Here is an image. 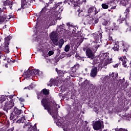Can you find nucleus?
<instances>
[{
	"mask_svg": "<svg viewBox=\"0 0 131 131\" xmlns=\"http://www.w3.org/2000/svg\"><path fill=\"white\" fill-rule=\"evenodd\" d=\"M12 15H6L5 13L2 11V8H0V22H4L6 19H11Z\"/></svg>",
	"mask_w": 131,
	"mask_h": 131,
	"instance_id": "obj_8",
	"label": "nucleus"
},
{
	"mask_svg": "<svg viewBox=\"0 0 131 131\" xmlns=\"http://www.w3.org/2000/svg\"><path fill=\"white\" fill-rule=\"evenodd\" d=\"M119 64L117 63L116 65L114 66V68H117L118 67Z\"/></svg>",
	"mask_w": 131,
	"mask_h": 131,
	"instance_id": "obj_48",
	"label": "nucleus"
},
{
	"mask_svg": "<svg viewBox=\"0 0 131 131\" xmlns=\"http://www.w3.org/2000/svg\"><path fill=\"white\" fill-rule=\"evenodd\" d=\"M50 2L48 3H46L45 5V7L42 9L40 13L41 14H47V13H49L50 14V18H49V20H51V19H55L56 20H61L62 17H61V12L63 11V8L60 7V3L57 4L55 6L56 9L55 10L53 9L51 11H50L49 9H47V7H49V4H52L53 3V1L49 0Z\"/></svg>",
	"mask_w": 131,
	"mask_h": 131,
	"instance_id": "obj_2",
	"label": "nucleus"
},
{
	"mask_svg": "<svg viewBox=\"0 0 131 131\" xmlns=\"http://www.w3.org/2000/svg\"><path fill=\"white\" fill-rule=\"evenodd\" d=\"M42 56H43V57H45V58H47V57H48V54L47 55L43 54Z\"/></svg>",
	"mask_w": 131,
	"mask_h": 131,
	"instance_id": "obj_52",
	"label": "nucleus"
},
{
	"mask_svg": "<svg viewBox=\"0 0 131 131\" xmlns=\"http://www.w3.org/2000/svg\"><path fill=\"white\" fill-rule=\"evenodd\" d=\"M76 58H77V59H79V55H78V54H76L75 55Z\"/></svg>",
	"mask_w": 131,
	"mask_h": 131,
	"instance_id": "obj_47",
	"label": "nucleus"
},
{
	"mask_svg": "<svg viewBox=\"0 0 131 131\" xmlns=\"http://www.w3.org/2000/svg\"><path fill=\"white\" fill-rule=\"evenodd\" d=\"M19 101H20V102H24L25 101V100L23 98H19Z\"/></svg>",
	"mask_w": 131,
	"mask_h": 131,
	"instance_id": "obj_45",
	"label": "nucleus"
},
{
	"mask_svg": "<svg viewBox=\"0 0 131 131\" xmlns=\"http://www.w3.org/2000/svg\"><path fill=\"white\" fill-rule=\"evenodd\" d=\"M7 100V97L3 95L0 97V105H3V103Z\"/></svg>",
	"mask_w": 131,
	"mask_h": 131,
	"instance_id": "obj_24",
	"label": "nucleus"
},
{
	"mask_svg": "<svg viewBox=\"0 0 131 131\" xmlns=\"http://www.w3.org/2000/svg\"><path fill=\"white\" fill-rule=\"evenodd\" d=\"M79 14H82V12H81L79 13Z\"/></svg>",
	"mask_w": 131,
	"mask_h": 131,
	"instance_id": "obj_64",
	"label": "nucleus"
},
{
	"mask_svg": "<svg viewBox=\"0 0 131 131\" xmlns=\"http://www.w3.org/2000/svg\"><path fill=\"white\" fill-rule=\"evenodd\" d=\"M123 52H126V50L124 49V50H123Z\"/></svg>",
	"mask_w": 131,
	"mask_h": 131,
	"instance_id": "obj_59",
	"label": "nucleus"
},
{
	"mask_svg": "<svg viewBox=\"0 0 131 131\" xmlns=\"http://www.w3.org/2000/svg\"><path fill=\"white\" fill-rule=\"evenodd\" d=\"M70 50V45H66L64 48V51L65 52H69Z\"/></svg>",
	"mask_w": 131,
	"mask_h": 131,
	"instance_id": "obj_32",
	"label": "nucleus"
},
{
	"mask_svg": "<svg viewBox=\"0 0 131 131\" xmlns=\"http://www.w3.org/2000/svg\"><path fill=\"white\" fill-rule=\"evenodd\" d=\"M25 126H28V128H31L32 125H31V123L28 122L27 124L25 123V126H24V127H25Z\"/></svg>",
	"mask_w": 131,
	"mask_h": 131,
	"instance_id": "obj_36",
	"label": "nucleus"
},
{
	"mask_svg": "<svg viewBox=\"0 0 131 131\" xmlns=\"http://www.w3.org/2000/svg\"><path fill=\"white\" fill-rule=\"evenodd\" d=\"M102 63H99L98 64V69H102Z\"/></svg>",
	"mask_w": 131,
	"mask_h": 131,
	"instance_id": "obj_44",
	"label": "nucleus"
},
{
	"mask_svg": "<svg viewBox=\"0 0 131 131\" xmlns=\"http://www.w3.org/2000/svg\"><path fill=\"white\" fill-rule=\"evenodd\" d=\"M3 115V114L1 112H0V117H2Z\"/></svg>",
	"mask_w": 131,
	"mask_h": 131,
	"instance_id": "obj_54",
	"label": "nucleus"
},
{
	"mask_svg": "<svg viewBox=\"0 0 131 131\" xmlns=\"http://www.w3.org/2000/svg\"><path fill=\"white\" fill-rule=\"evenodd\" d=\"M120 19L122 21H124L125 18H121V16H120Z\"/></svg>",
	"mask_w": 131,
	"mask_h": 131,
	"instance_id": "obj_56",
	"label": "nucleus"
},
{
	"mask_svg": "<svg viewBox=\"0 0 131 131\" xmlns=\"http://www.w3.org/2000/svg\"><path fill=\"white\" fill-rule=\"evenodd\" d=\"M94 129L95 130H99V129H102L104 128V122L102 121H96L93 124Z\"/></svg>",
	"mask_w": 131,
	"mask_h": 131,
	"instance_id": "obj_6",
	"label": "nucleus"
},
{
	"mask_svg": "<svg viewBox=\"0 0 131 131\" xmlns=\"http://www.w3.org/2000/svg\"><path fill=\"white\" fill-rule=\"evenodd\" d=\"M98 37L100 38H102V33H99V35H98Z\"/></svg>",
	"mask_w": 131,
	"mask_h": 131,
	"instance_id": "obj_51",
	"label": "nucleus"
},
{
	"mask_svg": "<svg viewBox=\"0 0 131 131\" xmlns=\"http://www.w3.org/2000/svg\"><path fill=\"white\" fill-rule=\"evenodd\" d=\"M77 30V28L76 26H74L73 29H72V31H70V32L69 31H67V34L69 36H76V31Z\"/></svg>",
	"mask_w": 131,
	"mask_h": 131,
	"instance_id": "obj_10",
	"label": "nucleus"
},
{
	"mask_svg": "<svg viewBox=\"0 0 131 131\" xmlns=\"http://www.w3.org/2000/svg\"><path fill=\"white\" fill-rule=\"evenodd\" d=\"M74 26V25L69 23L67 24V27H68V29L66 31V33H67V31H68L69 32H70V31H72V29H73Z\"/></svg>",
	"mask_w": 131,
	"mask_h": 131,
	"instance_id": "obj_20",
	"label": "nucleus"
},
{
	"mask_svg": "<svg viewBox=\"0 0 131 131\" xmlns=\"http://www.w3.org/2000/svg\"><path fill=\"white\" fill-rule=\"evenodd\" d=\"M14 106V101L10 99V100L5 103V107L6 108V109H7V110H10V109H12Z\"/></svg>",
	"mask_w": 131,
	"mask_h": 131,
	"instance_id": "obj_9",
	"label": "nucleus"
},
{
	"mask_svg": "<svg viewBox=\"0 0 131 131\" xmlns=\"http://www.w3.org/2000/svg\"><path fill=\"white\" fill-rule=\"evenodd\" d=\"M49 90H48L43 89V94H44V95H49Z\"/></svg>",
	"mask_w": 131,
	"mask_h": 131,
	"instance_id": "obj_38",
	"label": "nucleus"
},
{
	"mask_svg": "<svg viewBox=\"0 0 131 131\" xmlns=\"http://www.w3.org/2000/svg\"><path fill=\"white\" fill-rule=\"evenodd\" d=\"M3 5L4 6H8L11 10H13L12 8V6H13V2H10V0H6V1H4Z\"/></svg>",
	"mask_w": 131,
	"mask_h": 131,
	"instance_id": "obj_15",
	"label": "nucleus"
},
{
	"mask_svg": "<svg viewBox=\"0 0 131 131\" xmlns=\"http://www.w3.org/2000/svg\"><path fill=\"white\" fill-rule=\"evenodd\" d=\"M25 117H23L20 118V119H18L17 120L16 123H23V122H25Z\"/></svg>",
	"mask_w": 131,
	"mask_h": 131,
	"instance_id": "obj_27",
	"label": "nucleus"
},
{
	"mask_svg": "<svg viewBox=\"0 0 131 131\" xmlns=\"http://www.w3.org/2000/svg\"><path fill=\"white\" fill-rule=\"evenodd\" d=\"M48 86H53L56 85V78H51L49 82L47 84Z\"/></svg>",
	"mask_w": 131,
	"mask_h": 131,
	"instance_id": "obj_16",
	"label": "nucleus"
},
{
	"mask_svg": "<svg viewBox=\"0 0 131 131\" xmlns=\"http://www.w3.org/2000/svg\"><path fill=\"white\" fill-rule=\"evenodd\" d=\"M54 54V52L52 51H50L49 52H48V55L49 56H52V55H53Z\"/></svg>",
	"mask_w": 131,
	"mask_h": 131,
	"instance_id": "obj_42",
	"label": "nucleus"
},
{
	"mask_svg": "<svg viewBox=\"0 0 131 131\" xmlns=\"http://www.w3.org/2000/svg\"><path fill=\"white\" fill-rule=\"evenodd\" d=\"M32 89H33V86H32V85H29V86L27 87H25L24 90H32Z\"/></svg>",
	"mask_w": 131,
	"mask_h": 131,
	"instance_id": "obj_37",
	"label": "nucleus"
},
{
	"mask_svg": "<svg viewBox=\"0 0 131 131\" xmlns=\"http://www.w3.org/2000/svg\"><path fill=\"white\" fill-rule=\"evenodd\" d=\"M39 72V70H32L31 71L27 70L25 72V75L26 78H29L32 75H38Z\"/></svg>",
	"mask_w": 131,
	"mask_h": 131,
	"instance_id": "obj_5",
	"label": "nucleus"
},
{
	"mask_svg": "<svg viewBox=\"0 0 131 131\" xmlns=\"http://www.w3.org/2000/svg\"><path fill=\"white\" fill-rule=\"evenodd\" d=\"M122 131H127V130H126V129L122 128Z\"/></svg>",
	"mask_w": 131,
	"mask_h": 131,
	"instance_id": "obj_57",
	"label": "nucleus"
},
{
	"mask_svg": "<svg viewBox=\"0 0 131 131\" xmlns=\"http://www.w3.org/2000/svg\"><path fill=\"white\" fill-rule=\"evenodd\" d=\"M120 61H121L122 62V64L124 66V67H126L127 65L126 64V57L125 56H123L122 57H120L119 58Z\"/></svg>",
	"mask_w": 131,
	"mask_h": 131,
	"instance_id": "obj_19",
	"label": "nucleus"
},
{
	"mask_svg": "<svg viewBox=\"0 0 131 131\" xmlns=\"http://www.w3.org/2000/svg\"><path fill=\"white\" fill-rule=\"evenodd\" d=\"M79 81H83L82 84H84L85 86V85H88V83H89V81L82 78L79 79Z\"/></svg>",
	"mask_w": 131,
	"mask_h": 131,
	"instance_id": "obj_25",
	"label": "nucleus"
},
{
	"mask_svg": "<svg viewBox=\"0 0 131 131\" xmlns=\"http://www.w3.org/2000/svg\"><path fill=\"white\" fill-rule=\"evenodd\" d=\"M1 59H2L3 61H7V63H10V62H12V60H11V58H9L7 56L5 55L4 56H1L0 58Z\"/></svg>",
	"mask_w": 131,
	"mask_h": 131,
	"instance_id": "obj_21",
	"label": "nucleus"
},
{
	"mask_svg": "<svg viewBox=\"0 0 131 131\" xmlns=\"http://www.w3.org/2000/svg\"><path fill=\"white\" fill-rule=\"evenodd\" d=\"M101 7L103 9H108L109 8V6L108 4H107V3L102 4Z\"/></svg>",
	"mask_w": 131,
	"mask_h": 131,
	"instance_id": "obj_33",
	"label": "nucleus"
},
{
	"mask_svg": "<svg viewBox=\"0 0 131 131\" xmlns=\"http://www.w3.org/2000/svg\"><path fill=\"white\" fill-rule=\"evenodd\" d=\"M82 3H83V0H78L79 4H82Z\"/></svg>",
	"mask_w": 131,
	"mask_h": 131,
	"instance_id": "obj_49",
	"label": "nucleus"
},
{
	"mask_svg": "<svg viewBox=\"0 0 131 131\" xmlns=\"http://www.w3.org/2000/svg\"><path fill=\"white\" fill-rule=\"evenodd\" d=\"M56 70L59 76H64V72L62 71H57V69H56Z\"/></svg>",
	"mask_w": 131,
	"mask_h": 131,
	"instance_id": "obj_31",
	"label": "nucleus"
},
{
	"mask_svg": "<svg viewBox=\"0 0 131 131\" xmlns=\"http://www.w3.org/2000/svg\"><path fill=\"white\" fill-rule=\"evenodd\" d=\"M63 30H66V27H65V25L62 24V25L57 26V29H56L57 32L59 33V34H62Z\"/></svg>",
	"mask_w": 131,
	"mask_h": 131,
	"instance_id": "obj_12",
	"label": "nucleus"
},
{
	"mask_svg": "<svg viewBox=\"0 0 131 131\" xmlns=\"http://www.w3.org/2000/svg\"><path fill=\"white\" fill-rule=\"evenodd\" d=\"M5 28H7V26H5L4 27H3V29H5Z\"/></svg>",
	"mask_w": 131,
	"mask_h": 131,
	"instance_id": "obj_58",
	"label": "nucleus"
},
{
	"mask_svg": "<svg viewBox=\"0 0 131 131\" xmlns=\"http://www.w3.org/2000/svg\"><path fill=\"white\" fill-rule=\"evenodd\" d=\"M63 45H64V39H60L58 41V46L59 48L61 49L62 48Z\"/></svg>",
	"mask_w": 131,
	"mask_h": 131,
	"instance_id": "obj_26",
	"label": "nucleus"
},
{
	"mask_svg": "<svg viewBox=\"0 0 131 131\" xmlns=\"http://www.w3.org/2000/svg\"><path fill=\"white\" fill-rule=\"evenodd\" d=\"M115 52H118L119 51V46L117 44H115L113 48Z\"/></svg>",
	"mask_w": 131,
	"mask_h": 131,
	"instance_id": "obj_29",
	"label": "nucleus"
},
{
	"mask_svg": "<svg viewBox=\"0 0 131 131\" xmlns=\"http://www.w3.org/2000/svg\"><path fill=\"white\" fill-rule=\"evenodd\" d=\"M76 72V69L74 68H72L71 71H70V75L72 77H75V73Z\"/></svg>",
	"mask_w": 131,
	"mask_h": 131,
	"instance_id": "obj_22",
	"label": "nucleus"
},
{
	"mask_svg": "<svg viewBox=\"0 0 131 131\" xmlns=\"http://www.w3.org/2000/svg\"><path fill=\"white\" fill-rule=\"evenodd\" d=\"M28 4V1L27 0H21V8L20 9H25L26 6Z\"/></svg>",
	"mask_w": 131,
	"mask_h": 131,
	"instance_id": "obj_18",
	"label": "nucleus"
},
{
	"mask_svg": "<svg viewBox=\"0 0 131 131\" xmlns=\"http://www.w3.org/2000/svg\"><path fill=\"white\" fill-rule=\"evenodd\" d=\"M51 40L53 42L54 45H55V46H58V38L52 39Z\"/></svg>",
	"mask_w": 131,
	"mask_h": 131,
	"instance_id": "obj_34",
	"label": "nucleus"
},
{
	"mask_svg": "<svg viewBox=\"0 0 131 131\" xmlns=\"http://www.w3.org/2000/svg\"><path fill=\"white\" fill-rule=\"evenodd\" d=\"M51 39H56L58 38V34L56 33V32H52L50 35Z\"/></svg>",
	"mask_w": 131,
	"mask_h": 131,
	"instance_id": "obj_23",
	"label": "nucleus"
},
{
	"mask_svg": "<svg viewBox=\"0 0 131 131\" xmlns=\"http://www.w3.org/2000/svg\"><path fill=\"white\" fill-rule=\"evenodd\" d=\"M111 10H115L116 9V4L115 3V5L111 6Z\"/></svg>",
	"mask_w": 131,
	"mask_h": 131,
	"instance_id": "obj_40",
	"label": "nucleus"
},
{
	"mask_svg": "<svg viewBox=\"0 0 131 131\" xmlns=\"http://www.w3.org/2000/svg\"><path fill=\"white\" fill-rule=\"evenodd\" d=\"M1 51H4L5 53H10V50H9V45L7 43H5L4 48L0 47Z\"/></svg>",
	"mask_w": 131,
	"mask_h": 131,
	"instance_id": "obj_17",
	"label": "nucleus"
},
{
	"mask_svg": "<svg viewBox=\"0 0 131 131\" xmlns=\"http://www.w3.org/2000/svg\"><path fill=\"white\" fill-rule=\"evenodd\" d=\"M41 104L42 106L45 107L46 110H48V112L52 115L53 118L55 119V122L56 125L61 128H63L64 131H68L69 130V128H68V126L70 125V122L64 123V121L63 119L60 118H59V116H58V111L59 110V108H60V105H58L56 104L55 101L52 100L51 103H53V106L50 107L48 105H49V100H48L47 98H43L41 100ZM58 106V107H57Z\"/></svg>",
	"mask_w": 131,
	"mask_h": 131,
	"instance_id": "obj_1",
	"label": "nucleus"
},
{
	"mask_svg": "<svg viewBox=\"0 0 131 131\" xmlns=\"http://www.w3.org/2000/svg\"><path fill=\"white\" fill-rule=\"evenodd\" d=\"M94 111H95L96 112V113H98L99 111L98 110V108H97V107H95L94 108Z\"/></svg>",
	"mask_w": 131,
	"mask_h": 131,
	"instance_id": "obj_43",
	"label": "nucleus"
},
{
	"mask_svg": "<svg viewBox=\"0 0 131 131\" xmlns=\"http://www.w3.org/2000/svg\"><path fill=\"white\" fill-rule=\"evenodd\" d=\"M21 113H22V110H18L16 107H14V111L10 114V120H13V121L17 120L20 117Z\"/></svg>",
	"mask_w": 131,
	"mask_h": 131,
	"instance_id": "obj_4",
	"label": "nucleus"
},
{
	"mask_svg": "<svg viewBox=\"0 0 131 131\" xmlns=\"http://www.w3.org/2000/svg\"><path fill=\"white\" fill-rule=\"evenodd\" d=\"M83 50L84 51H85V48H83Z\"/></svg>",
	"mask_w": 131,
	"mask_h": 131,
	"instance_id": "obj_61",
	"label": "nucleus"
},
{
	"mask_svg": "<svg viewBox=\"0 0 131 131\" xmlns=\"http://www.w3.org/2000/svg\"><path fill=\"white\" fill-rule=\"evenodd\" d=\"M95 23H97L98 22V20L95 21Z\"/></svg>",
	"mask_w": 131,
	"mask_h": 131,
	"instance_id": "obj_60",
	"label": "nucleus"
},
{
	"mask_svg": "<svg viewBox=\"0 0 131 131\" xmlns=\"http://www.w3.org/2000/svg\"><path fill=\"white\" fill-rule=\"evenodd\" d=\"M89 23V20H87L86 22H84V24L85 25V24H88Z\"/></svg>",
	"mask_w": 131,
	"mask_h": 131,
	"instance_id": "obj_55",
	"label": "nucleus"
},
{
	"mask_svg": "<svg viewBox=\"0 0 131 131\" xmlns=\"http://www.w3.org/2000/svg\"><path fill=\"white\" fill-rule=\"evenodd\" d=\"M100 47L99 45H95L93 46L92 49V48H90L86 50V55L87 56L88 58L93 60V65H95L98 61L96 60H98V57L95 56V54H94L93 52H96L98 50V48Z\"/></svg>",
	"mask_w": 131,
	"mask_h": 131,
	"instance_id": "obj_3",
	"label": "nucleus"
},
{
	"mask_svg": "<svg viewBox=\"0 0 131 131\" xmlns=\"http://www.w3.org/2000/svg\"><path fill=\"white\" fill-rule=\"evenodd\" d=\"M1 57H2V55L1 54V52H0V58H1Z\"/></svg>",
	"mask_w": 131,
	"mask_h": 131,
	"instance_id": "obj_62",
	"label": "nucleus"
},
{
	"mask_svg": "<svg viewBox=\"0 0 131 131\" xmlns=\"http://www.w3.org/2000/svg\"><path fill=\"white\" fill-rule=\"evenodd\" d=\"M98 71L99 70H98V68L97 67L92 68L91 71L90 76H91V77H96V76H97V74Z\"/></svg>",
	"mask_w": 131,
	"mask_h": 131,
	"instance_id": "obj_11",
	"label": "nucleus"
},
{
	"mask_svg": "<svg viewBox=\"0 0 131 131\" xmlns=\"http://www.w3.org/2000/svg\"><path fill=\"white\" fill-rule=\"evenodd\" d=\"M10 40H11L10 37H6L5 38V43H6L7 46H9L10 45Z\"/></svg>",
	"mask_w": 131,
	"mask_h": 131,
	"instance_id": "obj_28",
	"label": "nucleus"
},
{
	"mask_svg": "<svg viewBox=\"0 0 131 131\" xmlns=\"http://www.w3.org/2000/svg\"><path fill=\"white\" fill-rule=\"evenodd\" d=\"M103 25H104V26H106V25H107V24H108V21L105 20V19H104L103 23H102Z\"/></svg>",
	"mask_w": 131,
	"mask_h": 131,
	"instance_id": "obj_41",
	"label": "nucleus"
},
{
	"mask_svg": "<svg viewBox=\"0 0 131 131\" xmlns=\"http://www.w3.org/2000/svg\"><path fill=\"white\" fill-rule=\"evenodd\" d=\"M117 76H118V74H117L116 73H113L111 75V77H112L113 78H116V77H117Z\"/></svg>",
	"mask_w": 131,
	"mask_h": 131,
	"instance_id": "obj_35",
	"label": "nucleus"
},
{
	"mask_svg": "<svg viewBox=\"0 0 131 131\" xmlns=\"http://www.w3.org/2000/svg\"><path fill=\"white\" fill-rule=\"evenodd\" d=\"M107 6H110V7H111V6H113V5H115V3H114L113 1H108L106 3Z\"/></svg>",
	"mask_w": 131,
	"mask_h": 131,
	"instance_id": "obj_30",
	"label": "nucleus"
},
{
	"mask_svg": "<svg viewBox=\"0 0 131 131\" xmlns=\"http://www.w3.org/2000/svg\"><path fill=\"white\" fill-rule=\"evenodd\" d=\"M79 64L77 63V64H76L75 66H74V67H73V68H75V69H76V70L77 69H78L79 68Z\"/></svg>",
	"mask_w": 131,
	"mask_h": 131,
	"instance_id": "obj_39",
	"label": "nucleus"
},
{
	"mask_svg": "<svg viewBox=\"0 0 131 131\" xmlns=\"http://www.w3.org/2000/svg\"><path fill=\"white\" fill-rule=\"evenodd\" d=\"M114 28H106L105 31L106 32H108V33H111L113 30H117L118 29V26H116V24H113Z\"/></svg>",
	"mask_w": 131,
	"mask_h": 131,
	"instance_id": "obj_13",
	"label": "nucleus"
},
{
	"mask_svg": "<svg viewBox=\"0 0 131 131\" xmlns=\"http://www.w3.org/2000/svg\"><path fill=\"white\" fill-rule=\"evenodd\" d=\"M73 4L75 7H76V6H78V3L75 4V2H73Z\"/></svg>",
	"mask_w": 131,
	"mask_h": 131,
	"instance_id": "obj_50",
	"label": "nucleus"
},
{
	"mask_svg": "<svg viewBox=\"0 0 131 131\" xmlns=\"http://www.w3.org/2000/svg\"><path fill=\"white\" fill-rule=\"evenodd\" d=\"M108 39H109V40H112V37L110 36V37H108Z\"/></svg>",
	"mask_w": 131,
	"mask_h": 131,
	"instance_id": "obj_53",
	"label": "nucleus"
},
{
	"mask_svg": "<svg viewBox=\"0 0 131 131\" xmlns=\"http://www.w3.org/2000/svg\"><path fill=\"white\" fill-rule=\"evenodd\" d=\"M93 12H94V7H91L88 9V12H84L83 16L84 17H88V16H90V15H91Z\"/></svg>",
	"mask_w": 131,
	"mask_h": 131,
	"instance_id": "obj_14",
	"label": "nucleus"
},
{
	"mask_svg": "<svg viewBox=\"0 0 131 131\" xmlns=\"http://www.w3.org/2000/svg\"><path fill=\"white\" fill-rule=\"evenodd\" d=\"M102 57L104 58L103 61H104L103 66H107L108 64H110V63L112 62V58H109L108 54L107 53H103L102 55Z\"/></svg>",
	"mask_w": 131,
	"mask_h": 131,
	"instance_id": "obj_7",
	"label": "nucleus"
},
{
	"mask_svg": "<svg viewBox=\"0 0 131 131\" xmlns=\"http://www.w3.org/2000/svg\"><path fill=\"white\" fill-rule=\"evenodd\" d=\"M85 71H88V69H85Z\"/></svg>",
	"mask_w": 131,
	"mask_h": 131,
	"instance_id": "obj_63",
	"label": "nucleus"
},
{
	"mask_svg": "<svg viewBox=\"0 0 131 131\" xmlns=\"http://www.w3.org/2000/svg\"><path fill=\"white\" fill-rule=\"evenodd\" d=\"M116 131H122V128H116L115 129Z\"/></svg>",
	"mask_w": 131,
	"mask_h": 131,
	"instance_id": "obj_46",
	"label": "nucleus"
}]
</instances>
